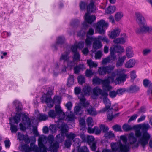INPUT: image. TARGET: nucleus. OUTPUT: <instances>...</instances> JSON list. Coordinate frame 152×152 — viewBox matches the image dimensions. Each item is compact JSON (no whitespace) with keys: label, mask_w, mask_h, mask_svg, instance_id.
Here are the masks:
<instances>
[{"label":"nucleus","mask_w":152,"mask_h":152,"mask_svg":"<svg viewBox=\"0 0 152 152\" xmlns=\"http://www.w3.org/2000/svg\"><path fill=\"white\" fill-rule=\"evenodd\" d=\"M115 59H113L111 56V54H110V56L102 60V64L103 65L107 63H110L111 60L114 61Z\"/></svg>","instance_id":"nucleus-37"},{"label":"nucleus","mask_w":152,"mask_h":152,"mask_svg":"<svg viewBox=\"0 0 152 152\" xmlns=\"http://www.w3.org/2000/svg\"><path fill=\"white\" fill-rule=\"evenodd\" d=\"M87 123L88 126V127H91L94 125V121L93 119L91 117L88 118L87 119Z\"/></svg>","instance_id":"nucleus-46"},{"label":"nucleus","mask_w":152,"mask_h":152,"mask_svg":"<svg viewBox=\"0 0 152 152\" xmlns=\"http://www.w3.org/2000/svg\"><path fill=\"white\" fill-rule=\"evenodd\" d=\"M125 90L124 88H121L116 91L117 94L118 95H122L125 92Z\"/></svg>","instance_id":"nucleus-60"},{"label":"nucleus","mask_w":152,"mask_h":152,"mask_svg":"<svg viewBox=\"0 0 152 152\" xmlns=\"http://www.w3.org/2000/svg\"><path fill=\"white\" fill-rule=\"evenodd\" d=\"M137 126L136 125L132 126L131 125L128 124H125L123 125L122 128L124 131L128 132L133 129H135L136 130Z\"/></svg>","instance_id":"nucleus-25"},{"label":"nucleus","mask_w":152,"mask_h":152,"mask_svg":"<svg viewBox=\"0 0 152 152\" xmlns=\"http://www.w3.org/2000/svg\"><path fill=\"white\" fill-rule=\"evenodd\" d=\"M85 68V67L84 64H80L74 67V73L75 74H78L81 70H83Z\"/></svg>","instance_id":"nucleus-32"},{"label":"nucleus","mask_w":152,"mask_h":152,"mask_svg":"<svg viewBox=\"0 0 152 152\" xmlns=\"http://www.w3.org/2000/svg\"><path fill=\"white\" fill-rule=\"evenodd\" d=\"M70 52V51H68L67 52L66 51L64 53L62 54L60 57V61H63L64 67L61 69V71L62 72H65L66 71V63L69 60V55Z\"/></svg>","instance_id":"nucleus-16"},{"label":"nucleus","mask_w":152,"mask_h":152,"mask_svg":"<svg viewBox=\"0 0 152 152\" xmlns=\"http://www.w3.org/2000/svg\"><path fill=\"white\" fill-rule=\"evenodd\" d=\"M22 121L23 124L25 125H27L30 126L31 125V121L28 117L24 115L22 117Z\"/></svg>","instance_id":"nucleus-30"},{"label":"nucleus","mask_w":152,"mask_h":152,"mask_svg":"<svg viewBox=\"0 0 152 152\" xmlns=\"http://www.w3.org/2000/svg\"><path fill=\"white\" fill-rule=\"evenodd\" d=\"M77 80L79 83L81 84L84 83L86 81V79L82 75H80L78 77Z\"/></svg>","instance_id":"nucleus-51"},{"label":"nucleus","mask_w":152,"mask_h":152,"mask_svg":"<svg viewBox=\"0 0 152 152\" xmlns=\"http://www.w3.org/2000/svg\"><path fill=\"white\" fill-rule=\"evenodd\" d=\"M60 129L61 134L57 135L56 137V140L58 142V143H60L63 141L64 139V134L67 133L68 126L65 123H62L60 127H59Z\"/></svg>","instance_id":"nucleus-11"},{"label":"nucleus","mask_w":152,"mask_h":152,"mask_svg":"<svg viewBox=\"0 0 152 152\" xmlns=\"http://www.w3.org/2000/svg\"><path fill=\"white\" fill-rule=\"evenodd\" d=\"M108 26V23L102 19L97 23L96 30L100 34H104L105 30Z\"/></svg>","instance_id":"nucleus-13"},{"label":"nucleus","mask_w":152,"mask_h":152,"mask_svg":"<svg viewBox=\"0 0 152 152\" xmlns=\"http://www.w3.org/2000/svg\"><path fill=\"white\" fill-rule=\"evenodd\" d=\"M116 10L115 6H109L105 10V12L107 14H111L114 12Z\"/></svg>","instance_id":"nucleus-36"},{"label":"nucleus","mask_w":152,"mask_h":152,"mask_svg":"<svg viewBox=\"0 0 152 152\" xmlns=\"http://www.w3.org/2000/svg\"><path fill=\"white\" fill-rule=\"evenodd\" d=\"M139 88L136 86H131L127 89V91L130 93H133L138 91Z\"/></svg>","instance_id":"nucleus-39"},{"label":"nucleus","mask_w":152,"mask_h":152,"mask_svg":"<svg viewBox=\"0 0 152 152\" xmlns=\"http://www.w3.org/2000/svg\"><path fill=\"white\" fill-rule=\"evenodd\" d=\"M87 64L90 68L96 67L98 66L96 63L94 62L91 59L87 60Z\"/></svg>","instance_id":"nucleus-40"},{"label":"nucleus","mask_w":152,"mask_h":152,"mask_svg":"<svg viewBox=\"0 0 152 152\" xmlns=\"http://www.w3.org/2000/svg\"><path fill=\"white\" fill-rule=\"evenodd\" d=\"M93 94L91 96V97L94 99H96L99 95H101L104 97L103 98V103L105 104V107L100 110L99 112L104 113L108 110L107 113V117L108 120H111L114 117L113 115V108H110L111 105L110 101L107 97L108 94L107 92L103 91L101 89L96 87L92 90Z\"/></svg>","instance_id":"nucleus-2"},{"label":"nucleus","mask_w":152,"mask_h":152,"mask_svg":"<svg viewBox=\"0 0 152 152\" xmlns=\"http://www.w3.org/2000/svg\"><path fill=\"white\" fill-rule=\"evenodd\" d=\"M126 58V57L125 56L119 57L116 64V66L117 67L121 66L123 65Z\"/></svg>","instance_id":"nucleus-29"},{"label":"nucleus","mask_w":152,"mask_h":152,"mask_svg":"<svg viewBox=\"0 0 152 152\" xmlns=\"http://www.w3.org/2000/svg\"><path fill=\"white\" fill-rule=\"evenodd\" d=\"M124 51L123 48L120 45H113L110 49V54L113 59L116 58V56L115 55V53H122Z\"/></svg>","instance_id":"nucleus-15"},{"label":"nucleus","mask_w":152,"mask_h":152,"mask_svg":"<svg viewBox=\"0 0 152 152\" xmlns=\"http://www.w3.org/2000/svg\"><path fill=\"white\" fill-rule=\"evenodd\" d=\"M65 106L68 110H70L72 107V104L71 102H69L66 104Z\"/></svg>","instance_id":"nucleus-62"},{"label":"nucleus","mask_w":152,"mask_h":152,"mask_svg":"<svg viewBox=\"0 0 152 152\" xmlns=\"http://www.w3.org/2000/svg\"><path fill=\"white\" fill-rule=\"evenodd\" d=\"M56 112L53 110H50L48 113L49 116L53 118L56 117L58 119L57 122L59 123L60 121L64 120L65 117V115L63 112L59 104L56 105L55 107Z\"/></svg>","instance_id":"nucleus-7"},{"label":"nucleus","mask_w":152,"mask_h":152,"mask_svg":"<svg viewBox=\"0 0 152 152\" xmlns=\"http://www.w3.org/2000/svg\"><path fill=\"white\" fill-rule=\"evenodd\" d=\"M23 150L26 152H30L31 151L30 147L29 145H25L22 147Z\"/></svg>","instance_id":"nucleus-56"},{"label":"nucleus","mask_w":152,"mask_h":152,"mask_svg":"<svg viewBox=\"0 0 152 152\" xmlns=\"http://www.w3.org/2000/svg\"><path fill=\"white\" fill-rule=\"evenodd\" d=\"M110 145L112 151L105 148L103 150L102 152H128L129 151L128 145H123L121 142L112 143Z\"/></svg>","instance_id":"nucleus-6"},{"label":"nucleus","mask_w":152,"mask_h":152,"mask_svg":"<svg viewBox=\"0 0 152 152\" xmlns=\"http://www.w3.org/2000/svg\"><path fill=\"white\" fill-rule=\"evenodd\" d=\"M86 4L85 2L81 1L79 4L80 9L81 10H84L85 9Z\"/></svg>","instance_id":"nucleus-61"},{"label":"nucleus","mask_w":152,"mask_h":152,"mask_svg":"<svg viewBox=\"0 0 152 152\" xmlns=\"http://www.w3.org/2000/svg\"><path fill=\"white\" fill-rule=\"evenodd\" d=\"M86 141L89 143H90L93 141L94 140V137L92 136L88 135L87 136Z\"/></svg>","instance_id":"nucleus-57"},{"label":"nucleus","mask_w":152,"mask_h":152,"mask_svg":"<svg viewBox=\"0 0 152 152\" xmlns=\"http://www.w3.org/2000/svg\"><path fill=\"white\" fill-rule=\"evenodd\" d=\"M74 84V76L72 75H69L68 79L67 85L69 87H70Z\"/></svg>","instance_id":"nucleus-35"},{"label":"nucleus","mask_w":152,"mask_h":152,"mask_svg":"<svg viewBox=\"0 0 152 152\" xmlns=\"http://www.w3.org/2000/svg\"><path fill=\"white\" fill-rule=\"evenodd\" d=\"M74 45L77 46V49L78 48L82 49L84 46V42L83 41H80V42L78 44H77V43H75L73 46Z\"/></svg>","instance_id":"nucleus-54"},{"label":"nucleus","mask_w":152,"mask_h":152,"mask_svg":"<svg viewBox=\"0 0 152 152\" xmlns=\"http://www.w3.org/2000/svg\"><path fill=\"white\" fill-rule=\"evenodd\" d=\"M99 128L103 133H106L109 130L108 127L104 124L100 125Z\"/></svg>","instance_id":"nucleus-52"},{"label":"nucleus","mask_w":152,"mask_h":152,"mask_svg":"<svg viewBox=\"0 0 152 152\" xmlns=\"http://www.w3.org/2000/svg\"><path fill=\"white\" fill-rule=\"evenodd\" d=\"M136 63V61L134 59H130L125 64V68L129 69L133 67Z\"/></svg>","instance_id":"nucleus-20"},{"label":"nucleus","mask_w":152,"mask_h":152,"mask_svg":"<svg viewBox=\"0 0 152 152\" xmlns=\"http://www.w3.org/2000/svg\"><path fill=\"white\" fill-rule=\"evenodd\" d=\"M104 136L105 137L109 139L114 137L115 136L114 134L111 131L105 133Z\"/></svg>","instance_id":"nucleus-50"},{"label":"nucleus","mask_w":152,"mask_h":152,"mask_svg":"<svg viewBox=\"0 0 152 152\" xmlns=\"http://www.w3.org/2000/svg\"><path fill=\"white\" fill-rule=\"evenodd\" d=\"M94 74V72L90 69H87L86 72V75L87 77H90Z\"/></svg>","instance_id":"nucleus-64"},{"label":"nucleus","mask_w":152,"mask_h":152,"mask_svg":"<svg viewBox=\"0 0 152 152\" xmlns=\"http://www.w3.org/2000/svg\"><path fill=\"white\" fill-rule=\"evenodd\" d=\"M77 152H89L87 148L85 146L79 148L77 151ZM72 152H76L75 149L72 151Z\"/></svg>","instance_id":"nucleus-41"},{"label":"nucleus","mask_w":152,"mask_h":152,"mask_svg":"<svg viewBox=\"0 0 152 152\" xmlns=\"http://www.w3.org/2000/svg\"><path fill=\"white\" fill-rule=\"evenodd\" d=\"M96 40L95 41L93 44V47L94 48L96 49H98L100 48L102 46L101 42L96 39Z\"/></svg>","instance_id":"nucleus-33"},{"label":"nucleus","mask_w":152,"mask_h":152,"mask_svg":"<svg viewBox=\"0 0 152 152\" xmlns=\"http://www.w3.org/2000/svg\"><path fill=\"white\" fill-rule=\"evenodd\" d=\"M87 10L88 12H94L96 10V7L94 5V2L91 1L89 4L87 6Z\"/></svg>","instance_id":"nucleus-21"},{"label":"nucleus","mask_w":152,"mask_h":152,"mask_svg":"<svg viewBox=\"0 0 152 152\" xmlns=\"http://www.w3.org/2000/svg\"><path fill=\"white\" fill-rule=\"evenodd\" d=\"M113 129L116 132H121V126L118 125H115L113 126Z\"/></svg>","instance_id":"nucleus-58"},{"label":"nucleus","mask_w":152,"mask_h":152,"mask_svg":"<svg viewBox=\"0 0 152 152\" xmlns=\"http://www.w3.org/2000/svg\"><path fill=\"white\" fill-rule=\"evenodd\" d=\"M136 21L139 28H137L135 32L137 34L150 33L152 31V26H148L144 17L139 12L135 13Z\"/></svg>","instance_id":"nucleus-4"},{"label":"nucleus","mask_w":152,"mask_h":152,"mask_svg":"<svg viewBox=\"0 0 152 152\" xmlns=\"http://www.w3.org/2000/svg\"><path fill=\"white\" fill-rule=\"evenodd\" d=\"M92 88L88 85L85 86L82 90L83 93V95L89 96L91 93Z\"/></svg>","instance_id":"nucleus-24"},{"label":"nucleus","mask_w":152,"mask_h":152,"mask_svg":"<svg viewBox=\"0 0 152 152\" xmlns=\"http://www.w3.org/2000/svg\"><path fill=\"white\" fill-rule=\"evenodd\" d=\"M115 68V66L109 65L106 66H103L99 68L98 72L99 75H104L106 73L109 74L112 72Z\"/></svg>","instance_id":"nucleus-14"},{"label":"nucleus","mask_w":152,"mask_h":152,"mask_svg":"<svg viewBox=\"0 0 152 152\" xmlns=\"http://www.w3.org/2000/svg\"><path fill=\"white\" fill-rule=\"evenodd\" d=\"M87 130L88 133H95L96 134H100L101 132V129L97 126H95L93 128L88 127Z\"/></svg>","instance_id":"nucleus-26"},{"label":"nucleus","mask_w":152,"mask_h":152,"mask_svg":"<svg viewBox=\"0 0 152 152\" xmlns=\"http://www.w3.org/2000/svg\"><path fill=\"white\" fill-rule=\"evenodd\" d=\"M60 127V126H57L56 124H52L50 125L49 127V129L51 132L52 133H55L56 132L58 128Z\"/></svg>","instance_id":"nucleus-38"},{"label":"nucleus","mask_w":152,"mask_h":152,"mask_svg":"<svg viewBox=\"0 0 152 152\" xmlns=\"http://www.w3.org/2000/svg\"><path fill=\"white\" fill-rule=\"evenodd\" d=\"M117 94V91H113L110 92L109 95L110 97L114 98L116 97Z\"/></svg>","instance_id":"nucleus-55"},{"label":"nucleus","mask_w":152,"mask_h":152,"mask_svg":"<svg viewBox=\"0 0 152 152\" xmlns=\"http://www.w3.org/2000/svg\"><path fill=\"white\" fill-rule=\"evenodd\" d=\"M66 64L67 67L69 69H70L74 66L75 64V63L73 60L71 61L69 60L66 62Z\"/></svg>","instance_id":"nucleus-44"},{"label":"nucleus","mask_w":152,"mask_h":152,"mask_svg":"<svg viewBox=\"0 0 152 152\" xmlns=\"http://www.w3.org/2000/svg\"><path fill=\"white\" fill-rule=\"evenodd\" d=\"M87 112L88 114L92 115H96L97 114L96 110L92 107L89 108L87 109Z\"/></svg>","instance_id":"nucleus-43"},{"label":"nucleus","mask_w":152,"mask_h":152,"mask_svg":"<svg viewBox=\"0 0 152 152\" xmlns=\"http://www.w3.org/2000/svg\"><path fill=\"white\" fill-rule=\"evenodd\" d=\"M136 130L135 134L137 137H138V142L143 146L147 144L151 137L150 135L146 131L149 128L148 124H143L136 125Z\"/></svg>","instance_id":"nucleus-3"},{"label":"nucleus","mask_w":152,"mask_h":152,"mask_svg":"<svg viewBox=\"0 0 152 152\" xmlns=\"http://www.w3.org/2000/svg\"><path fill=\"white\" fill-rule=\"evenodd\" d=\"M98 40H102L103 42H105L106 43L109 42L110 40L108 38L105 36H98L97 38Z\"/></svg>","instance_id":"nucleus-45"},{"label":"nucleus","mask_w":152,"mask_h":152,"mask_svg":"<svg viewBox=\"0 0 152 152\" xmlns=\"http://www.w3.org/2000/svg\"><path fill=\"white\" fill-rule=\"evenodd\" d=\"M34 139V142H31L30 144V148L31 151H36L37 150H38V147L35 145H34V142H35V139L33 138Z\"/></svg>","instance_id":"nucleus-49"},{"label":"nucleus","mask_w":152,"mask_h":152,"mask_svg":"<svg viewBox=\"0 0 152 152\" xmlns=\"http://www.w3.org/2000/svg\"><path fill=\"white\" fill-rule=\"evenodd\" d=\"M79 104L81 105V106H80L79 105H77L75 106L74 108V113L76 115H79L81 114L83 112V111L82 110L83 107H85L82 106L80 103ZM88 106V105L87 106V107Z\"/></svg>","instance_id":"nucleus-23"},{"label":"nucleus","mask_w":152,"mask_h":152,"mask_svg":"<svg viewBox=\"0 0 152 152\" xmlns=\"http://www.w3.org/2000/svg\"><path fill=\"white\" fill-rule=\"evenodd\" d=\"M65 41V38L64 37H60L58 38L56 44L53 45V47L54 49H56V47L59 45L64 44Z\"/></svg>","instance_id":"nucleus-27"},{"label":"nucleus","mask_w":152,"mask_h":152,"mask_svg":"<svg viewBox=\"0 0 152 152\" xmlns=\"http://www.w3.org/2000/svg\"><path fill=\"white\" fill-rule=\"evenodd\" d=\"M81 91L80 87H76L74 89L75 93L77 95L78 99H80V104L83 107H87L89 105V103L88 101H86L85 96Z\"/></svg>","instance_id":"nucleus-12"},{"label":"nucleus","mask_w":152,"mask_h":152,"mask_svg":"<svg viewBox=\"0 0 152 152\" xmlns=\"http://www.w3.org/2000/svg\"><path fill=\"white\" fill-rule=\"evenodd\" d=\"M126 72V69L122 68L115 70L112 73L111 76H108L104 80L97 77L94 78L92 79L93 84L98 85L102 84L104 90L110 91L113 89V87L110 85L111 82H114L116 84H118L126 81L127 75L124 73Z\"/></svg>","instance_id":"nucleus-1"},{"label":"nucleus","mask_w":152,"mask_h":152,"mask_svg":"<svg viewBox=\"0 0 152 152\" xmlns=\"http://www.w3.org/2000/svg\"><path fill=\"white\" fill-rule=\"evenodd\" d=\"M134 55L133 50L130 47H128L126 49V55L128 58H132Z\"/></svg>","instance_id":"nucleus-34"},{"label":"nucleus","mask_w":152,"mask_h":152,"mask_svg":"<svg viewBox=\"0 0 152 152\" xmlns=\"http://www.w3.org/2000/svg\"><path fill=\"white\" fill-rule=\"evenodd\" d=\"M42 102H45L48 107L51 108L53 107L54 103L58 104H60L61 102V98L60 97L55 96L53 99H52L50 96L48 95L47 94H44L41 99Z\"/></svg>","instance_id":"nucleus-8"},{"label":"nucleus","mask_w":152,"mask_h":152,"mask_svg":"<svg viewBox=\"0 0 152 152\" xmlns=\"http://www.w3.org/2000/svg\"><path fill=\"white\" fill-rule=\"evenodd\" d=\"M86 21L89 24L92 23L96 19V17L94 15H90L89 13H87L84 16Z\"/></svg>","instance_id":"nucleus-19"},{"label":"nucleus","mask_w":152,"mask_h":152,"mask_svg":"<svg viewBox=\"0 0 152 152\" xmlns=\"http://www.w3.org/2000/svg\"><path fill=\"white\" fill-rule=\"evenodd\" d=\"M120 139L122 140L123 142L125 143L123 145H128L129 147V149H130V145H134L133 146V148H137L138 146V143H135L137 141V139L134 136L133 133L131 132L129 135L128 139L129 143H127V139L126 136L124 135H122L120 137ZM122 145L123 144H122Z\"/></svg>","instance_id":"nucleus-9"},{"label":"nucleus","mask_w":152,"mask_h":152,"mask_svg":"<svg viewBox=\"0 0 152 152\" xmlns=\"http://www.w3.org/2000/svg\"><path fill=\"white\" fill-rule=\"evenodd\" d=\"M54 140L53 136L50 135L47 137L41 135L39 138V152H47L46 147L43 143L46 144L48 142L50 144V147L59 148V145L58 142L53 143Z\"/></svg>","instance_id":"nucleus-5"},{"label":"nucleus","mask_w":152,"mask_h":152,"mask_svg":"<svg viewBox=\"0 0 152 152\" xmlns=\"http://www.w3.org/2000/svg\"><path fill=\"white\" fill-rule=\"evenodd\" d=\"M20 114H16L12 118L10 119V129L12 133H15L18 130L17 126L14 124H16L18 125L19 122L20 121Z\"/></svg>","instance_id":"nucleus-10"},{"label":"nucleus","mask_w":152,"mask_h":152,"mask_svg":"<svg viewBox=\"0 0 152 152\" xmlns=\"http://www.w3.org/2000/svg\"><path fill=\"white\" fill-rule=\"evenodd\" d=\"M79 21L78 19H75L72 21L71 23V26L74 27L77 26L79 23Z\"/></svg>","instance_id":"nucleus-63"},{"label":"nucleus","mask_w":152,"mask_h":152,"mask_svg":"<svg viewBox=\"0 0 152 152\" xmlns=\"http://www.w3.org/2000/svg\"><path fill=\"white\" fill-rule=\"evenodd\" d=\"M71 49L72 51L74 53V54L73 58V60L75 61H79L80 58V55L77 52V47L76 45L72 46Z\"/></svg>","instance_id":"nucleus-18"},{"label":"nucleus","mask_w":152,"mask_h":152,"mask_svg":"<svg viewBox=\"0 0 152 152\" xmlns=\"http://www.w3.org/2000/svg\"><path fill=\"white\" fill-rule=\"evenodd\" d=\"M65 134L66 137L71 140H73L76 137V134L72 132L69 134L66 133Z\"/></svg>","instance_id":"nucleus-48"},{"label":"nucleus","mask_w":152,"mask_h":152,"mask_svg":"<svg viewBox=\"0 0 152 152\" xmlns=\"http://www.w3.org/2000/svg\"><path fill=\"white\" fill-rule=\"evenodd\" d=\"M120 32L121 29L119 28H115L111 31L109 34V37L112 39H114L119 36Z\"/></svg>","instance_id":"nucleus-17"},{"label":"nucleus","mask_w":152,"mask_h":152,"mask_svg":"<svg viewBox=\"0 0 152 152\" xmlns=\"http://www.w3.org/2000/svg\"><path fill=\"white\" fill-rule=\"evenodd\" d=\"M92 39V37L87 35V38L85 41L86 46H88L91 45Z\"/></svg>","instance_id":"nucleus-47"},{"label":"nucleus","mask_w":152,"mask_h":152,"mask_svg":"<svg viewBox=\"0 0 152 152\" xmlns=\"http://www.w3.org/2000/svg\"><path fill=\"white\" fill-rule=\"evenodd\" d=\"M123 36L125 37V38H118L115 39L113 41V42L115 44H123L126 41V34H124Z\"/></svg>","instance_id":"nucleus-31"},{"label":"nucleus","mask_w":152,"mask_h":152,"mask_svg":"<svg viewBox=\"0 0 152 152\" xmlns=\"http://www.w3.org/2000/svg\"><path fill=\"white\" fill-rule=\"evenodd\" d=\"M13 104L15 106H16V111L17 113L16 114L18 113L20 114L21 115L20 113L21 112L22 109L21 106V103L18 100H15L13 101Z\"/></svg>","instance_id":"nucleus-22"},{"label":"nucleus","mask_w":152,"mask_h":152,"mask_svg":"<svg viewBox=\"0 0 152 152\" xmlns=\"http://www.w3.org/2000/svg\"><path fill=\"white\" fill-rule=\"evenodd\" d=\"M72 140H70L67 139L65 141L64 145L67 148H69L71 144Z\"/></svg>","instance_id":"nucleus-59"},{"label":"nucleus","mask_w":152,"mask_h":152,"mask_svg":"<svg viewBox=\"0 0 152 152\" xmlns=\"http://www.w3.org/2000/svg\"><path fill=\"white\" fill-rule=\"evenodd\" d=\"M48 116L45 114H39V121H45L48 119Z\"/></svg>","instance_id":"nucleus-53"},{"label":"nucleus","mask_w":152,"mask_h":152,"mask_svg":"<svg viewBox=\"0 0 152 152\" xmlns=\"http://www.w3.org/2000/svg\"><path fill=\"white\" fill-rule=\"evenodd\" d=\"M75 118V115L73 113L70 111L69 113H66V120L67 121H73Z\"/></svg>","instance_id":"nucleus-28"},{"label":"nucleus","mask_w":152,"mask_h":152,"mask_svg":"<svg viewBox=\"0 0 152 152\" xmlns=\"http://www.w3.org/2000/svg\"><path fill=\"white\" fill-rule=\"evenodd\" d=\"M123 16V14L122 12H118L115 15V19L116 21H118Z\"/></svg>","instance_id":"nucleus-42"}]
</instances>
